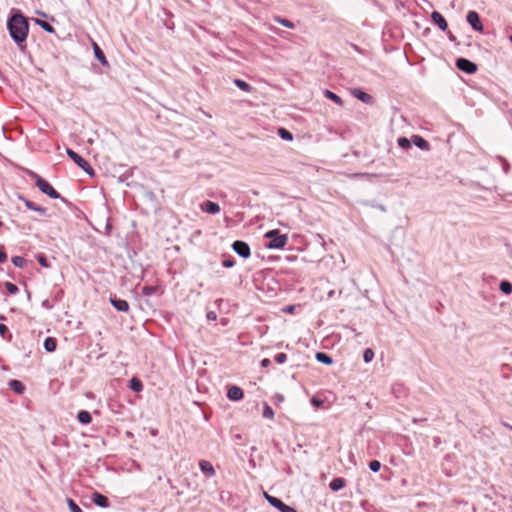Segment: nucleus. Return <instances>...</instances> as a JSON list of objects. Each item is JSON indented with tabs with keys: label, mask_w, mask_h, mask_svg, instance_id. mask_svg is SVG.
Segmentation results:
<instances>
[{
	"label": "nucleus",
	"mask_w": 512,
	"mask_h": 512,
	"mask_svg": "<svg viewBox=\"0 0 512 512\" xmlns=\"http://www.w3.org/2000/svg\"><path fill=\"white\" fill-rule=\"evenodd\" d=\"M7 260V254L4 251L3 247L0 246V263H4Z\"/></svg>",
	"instance_id": "44"
},
{
	"label": "nucleus",
	"mask_w": 512,
	"mask_h": 512,
	"mask_svg": "<svg viewBox=\"0 0 512 512\" xmlns=\"http://www.w3.org/2000/svg\"><path fill=\"white\" fill-rule=\"evenodd\" d=\"M233 82L240 90L244 92H252L254 90V88L248 82L242 79L235 78Z\"/></svg>",
	"instance_id": "25"
},
{
	"label": "nucleus",
	"mask_w": 512,
	"mask_h": 512,
	"mask_svg": "<svg viewBox=\"0 0 512 512\" xmlns=\"http://www.w3.org/2000/svg\"><path fill=\"white\" fill-rule=\"evenodd\" d=\"M235 265V260L232 256H227L222 261V266L225 268H232Z\"/></svg>",
	"instance_id": "39"
},
{
	"label": "nucleus",
	"mask_w": 512,
	"mask_h": 512,
	"mask_svg": "<svg viewBox=\"0 0 512 512\" xmlns=\"http://www.w3.org/2000/svg\"><path fill=\"white\" fill-rule=\"evenodd\" d=\"M264 238L268 239L265 243L267 249H283L288 243L287 234H281L280 230L272 229L264 234Z\"/></svg>",
	"instance_id": "3"
},
{
	"label": "nucleus",
	"mask_w": 512,
	"mask_h": 512,
	"mask_svg": "<svg viewBox=\"0 0 512 512\" xmlns=\"http://www.w3.org/2000/svg\"><path fill=\"white\" fill-rule=\"evenodd\" d=\"M43 346H44V349L47 352H49V353L54 352L56 350V348H57V340H56V338H54V337H47L44 340Z\"/></svg>",
	"instance_id": "23"
},
{
	"label": "nucleus",
	"mask_w": 512,
	"mask_h": 512,
	"mask_svg": "<svg viewBox=\"0 0 512 512\" xmlns=\"http://www.w3.org/2000/svg\"><path fill=\"white\" fill-rule=\"evenodd\" d=\"M324 96L333 101L335 104L339 105V106H343V100L341 99L340 96H338L336 93H334L333 91L331 90H328V89H325L324 92H323Z\"/></svg>",
	"instance_id": "24"
},
{
	"label": "nucleus",
	"mask_w": 512,
	"mask_h": 512,
	"mask_svg": "<svg viewBox=\"0 0 512 512\" xmlns=\"http://www.w3.org/2000/svg\"><path fill=\"white\" fill-rule=\"evenodd\" d=\"M411 141L416 147L423 151L430 150L429 142L420 135H412Z\"/></svg>",
	"instance_id": "15"
},
{
	"label": "nucleus",
	"mask_w": 512,
	"mask_h": 512,
	"mask_svg": "<svg viewBox=\"0 0 512 512\" xmlns=\"http://www.w3.org/2000/svg\"><path fill=\"white\" fill-rule=\"evenodd\" d=\"M37 262L44 268L50 267V262L44 254H38L36 256Z\"/></svg>",
	"instance_id": "35"
},
{
	"label": "nucleus",
	"mask_w": 512,
	"mask_h": 512,
	"mask_svg": "<svg viewBox=\"0 0 512 512\" xmlns=\"http://www.w3.org/2000/svg\"><path fill=\"white\" fill-rule=\"evenodd\" d=\"M276 21L286 28H294V24L288 19L277 17Z\"/></svg>",
	"instance_id": "41"
},
{
	"label": "nucleus",
	"mask_w": 512,
	"mask_h": 512,
	"mask_svg": "<svg viewBox=\"0 0 512 512\" xmlns=\"http://www.w3.org/2000/svg\"><path fill=\"white\" fill-rule=\"evenodd\" d=\"M206 316L209 320H216L217 318V315L214 311H209Z\"/></svg>",
	"instance_id": "47"
},
{
	"label": "nucleus",
	"mask_w": 512,
	"mask_h": 512,
	"mask_svg": "<svg viewBox=\"0 0 512 512\" xmlns=\"http://www.w3.org/2000/svg\"><path fill=\"white\" fill-rule=\"evenodd\" d=\"M35 23L38 26H40L45 32L50 33V34L55 33L54 27L49 22L36 18Z\"/></svg>",
	"instance_id": "27"
},
{
	"label": "nucleus",
	"mask_w": 512,
	"mask_h": 512,
	"mask_svg": "<svg viewBox=\"0 0 512 512\" xmlns=\"http://www.w3.org/2000/svg\"><path fill=\"white\" fill-rule=\"evenodd\" d=\"M109 302L119 312L129 311V303L124 299L118 298L116 295H111L109 298Z\"/></svg>",
	"instance_id": "9"
},
{
	"label": "nucleus",
	"mask_w": 512,
	"mask_h": 512,
	"mask_svg": "<svg viewBox=\"0 0 512 512\" xmlns=\"http://www.w3.org/2000/svg\"><path fill=\"white\" fill-rule=\"evenodd\" d=\"M0 336L4 339L11 340L12 335L9 334L8 327L5 324L0 323Z\"/></svg>",
	"instance_id": "36"
},
{
	"label": "nucleus",
	"mask_w": 512,
	"mask_h": 512,
	"mask_svg": "<svg viewBox=\"0 0 512 512\" xmlns=\"http://www.w3.org/2000/svg\"><path fill=\"white\" fill-rule=\"evenodd\" d=\"M156 287L154 286H149V285H145L143 288H142V294L144 296H152L153 294L156 293Z\"/></svg>",
	"instance_id": "38"
},
{
	"label": "nucleus",
	"mask_w": 512,
	"mask_h": 512,
	"mask_svg": "<svg viewBox=\"0 0 512 512\" xmlns=\"http://www.w3.org/2000/svg\"><path fill=\"white\" fill-rule=\"evenodd\" d=\"M4 286L9 294L15 295L19 292L18 286L12 282H5Z\"/></svg>",
	"instance_id": "32"
},
{
	"label": "nucleus",
	"mask_w": 512,
	"mask_h": 512,
	"mask_svg": "<svg viewBox=\"0 0 512 512\" xmlns=\"http://www.w3.org/2000/svg\"><path fill=\"white\" fill-rule=\"evenodd\" d=\"M345 486H346V480L342 477H336V478L332 479L331 482L329 483V488L334 492L340 491Z\"/></svg>",
	"instance_id": "20"
},
{
	"label": "nucleus",
	"mask_w": 512,
	"mask_h": 512,
	"mask_svg": "<svg viewBox=\"0 0 512 512\" xmlns=\"http://www.w3.org/2000/svg\"><path fill=\"white\" fill-rule=\"evenodd\" d=\"M91 499L93 503L100 508H108L110 505L108 497L99 492H94Z\"/></svg>",
	"instance_id": "12"
},
{
	"label": "nucleus",
	"mask_w": 512,
	"mask_h": 512,
	"mask_svg": "<svg viewBox=\"0 0 512 512\" xmlns=\"http://www.w3.org/2000/svg\"><path fill=\"white\" fill-rule=\"evenodd\" d=\"M260 365H261V367H263V368H267L268 366H270V365H271V361H270V359H268V358H264V359H262V360L260 361Z\"/></svg>",
	"instance_id": "46"
},
{
	"label": "nucleus",
	"mask_w": 512,
	"mask_h": 512,
	"mask_svg": "<svg viewBox=\"0 0 512 512\" xmlns=\"http://www.w3.org/2000/svg\"><path fill=\"white\" fill-rule=\"evenodd\" d=\"M129 388L134 392H141L143 390V383L139 378L133 377L129 381Z\"/></svg>",
	"instance_id": "26"
},
{
	"label": "nucleus",
	"mask_w": 512,
	"mask_h": 512,
	"mask_svg": "<svg viewBox=\"0 0 512 512\" xmlns=\"http://www.w3.org/2000/svg\"><path fill=\"white\" fill-rule=\"evenodd\" d=\"M446 32H447V36H448L449 40L452 42H456V40H457L456 36L451 31L447 30Z\"/></svg>",
	"instance_id": "48"
},
{
	"label": "nucleus",
	"mask_w": 512,
	"mask_h": 512,
	"mask_svg": "<svg viewBox=\"0 0 512 512\" xmlns=\"http://www.w3.org/2000/svg\"><path fill=\"white\" fill-rule=\"evenodd\" d=\"M499 290L505 295H510L512 293V283L508 280H502L499 284Z\"/></svg>",
	"instance_id": "28"
},
{
	"label": "nucleus",
	"mask_w": 512,
	"mask_h": 512,
	"mask_svg": "<svg viewBox=\"0 0 512 512\" xmlns=\"http://www.w3.org/2000/svg\"><path fill=\"white\" fill-rule=\"evenodd\" d=\"M275 398H276L278 401H280V402H281V401H284V396H283V395H281V394H276V395H275Z\"/></svg>",
	"instance_id": "51"
},
{
	"label": "nucleus",
	"mask_w": 512,
	"mask_h": 512,
	"mask_svg": "<svg viewBox=\"0 0 512 512\" xmlns=\"http://www.w3.org/2000/svg\"><path fill=\"white\" fill-rule=\"evenodd\" d=\"M67 505L71 512H83L78 504L71 498H67Z\"/></svg>",
	"instance_id": "37"
},
{
	"label": "nucleus",
	"mask_w": 512,
	"mask_h": 512,
	"mask_svg": "<svg viewBox=\"0 0 512 512\" xmlns=\"http://www.w3.org/2000/svg\"><path fill=\"white\" fill-rule=\"evenodd\" d=\"M509 40H510V41H511V43H512V34L509 36Z\"/></svg>",
	"instance_id": "55"
},
{
	"label": "nucleus",
	"mask_w": 512,
	"mask_h": 512,
	"mask_svg": "<svg viewBox=\"0 0 512 512\" xmlns=\"http://www.w3.org/2000/svg\"><path fill=\"white\" fill-rule=\"evenodd\" d=\"M5 319H6L5 316L0 315V320H5Z\"/></svg>",
	"instance_id": "54"
},
{
	"label": "nucleus",
	"mask_w": 512,
	"mask_h": 512,
	"mask_svg": "<svg viewBox=\"0 0 512 512\" xmlns=\"http://www.w3.org/2000/svg\"><path fill=\"white\" fill-rule=\"evenodd\" d=\"M278 135L283 140H286V141H292L293 140V134L290 131H288L287 129H285V128H279L278 129Z\"/></svg>",
	"instance_id": "30"
},
{
	"label": "nucleus",
	"mask_w": 512,
	"mask_h": 512,
	"mask_svg": "<svg viewBox=\"0 0 512 512\" xmlns=\"http://www.w3.org/2000/svg\"><path fill=\"white\" fill-rule=\"evenodd\" d=\"M66 154L87 175H89L90 177L95 176V171L92 168V166L80 154H78L71 148H66Z\"/></svg>",
	"instance_id": "4"
},
{
	"label": "nucleus",
	"mask_w": 512,
	"mask_h": 512,
	"mask_svg": "<svg viewBox=\"0 0 512 512\" xmlns=\"http://www.w3.org/2000/svg\"><path fill=\"white\" fill-rule=\"evenodd\" d=\"M455 66L460 71L469 75L476 73L478 70V66L475 62L463 57L456 59Z\"/></svg>",
	"instance_id": "6"
},
{
	"label": "nucleus",
	"mask_w": 512,
	"mask_h": 512,
	"mask_svg": "<svg viewBox=\"0 0 512 512\" xmlns=\"http://www.w3.org/2000/svg\"><path fill=\"white\" fill-rule=\"evenodd\" d=\"M264 498L267 502L274 508H276L279 512H297V510L285 504L281 499L264 492Z\"/></svg>",
	"instance_id": "5"
},
{
	"label": "nucleus",
	"mask_w": 512,
	"mask_h": 512,
	"mask_svg": "<svg viewBox=\"0 0 512 512\" xmlns=\"http://www.w3.org/2000/svg\"><path fill=\"white\" fill-rule=\"evenodd\" d=\"M2 271H3V268L0 267V272H2Z\"/></svg>",
	"instance_id": "57"
},
{
	"label": "nucleus",
	"mask_w": 512,
	"mask_h": 512,
	"mask_svg": "<svg viewBox=\"0 0 512 512\" xmlns=\"http://www.w3.org/2000/svg\"><path fill=\"white\" fill-rule=\"evenodd\" d=\"M274 360L278 364H284L287 361V355L285 353H278L275 355Z\"/></svg>",
	"instance_id": "42"
},
{
	"label": "nucleus",
	"mask_w": 512,
	"mask_h": 512,
	"mask_svg": "<svg viewBox=\"0 0 512 512\" xmlns=\"http://www.w3.org/2000/svg\"><path fill=\"white\" fill-rule=\"evenodd\" d=\"M374 351L371 349V348H366L364 351H363V360L365 363H369L373 360L374 358Z\"/></svg>",
	"instance_id": "34"
},
{
	"label": "nucleus",
	"mask_w": 512,
	"mask_h": 512,
	"mask_svg": "<svg viewBox=\"0 0 512 512\" xmlns=\"http://www.w3.org/2000/svg\"><path fill=\"white\" fill-rule=\"evenodd\" d=\"M352 94L363 103L370 104L373 101V97L361 89H354Z\"/></svg>",
	"instance_id": "18"
},
{
	"label": "nucleus",
	"mask_w": 512,
	"mask_h": 512,
	"mask_svg": "<svg viewBox=\"0 0 512 512\" xmlns=\"http://www.w3.org/2000/svg\"><path fill=\"white\" fill-rule=\"evenodd\" d=\"M12 264L17 268H24L27 264V260L22 256H13L11 258Z\"/></svg>",
	"instance_id": "29"
},
{
	"label": "nucleus",
	"mask_w": 512,
	"mask_h": 512,
	"mask_svg": "<svg viewBox=\"0 0 512 512\" xmlns=\"http://www.w3.org/2000/svg\"><path fill=\"white\" fill-rule=\"evenodd\" d=\"M466 21L474 31L481 33L484 31V26L481 22L479 14L476 11H469L466 15Z\"/></svg>",
	"instance_id": "8"
},
{
	"label": "nucleus",
	"mask_w": 512,
	"mask_h": 512,
	"mask_svg": "<svg viewBox=\"0 0 512 512\" xmlns=\"http://www.w3.org/2000/svg\"><path fill=\"white\" fill-rule=\"evenodd\" d=\"M7 30L11 39L22 52L26 50L29 34V21L21 11H14L7 19Z\"/></svg>",
	"instance_id": "1"
},
{
	"label": "nucleus",
	"mask_w": 512,
	"mask_h": 512,
	"mask_svg": "<svg viewBox=\"0 0 512 512\" xmlns=\"http://www.w3.org/2000/svg\"><path fill=\"white\" fill-rule=\"evenodd\" d=\"M18 199L21 200L24 203V205L26 206L27 209L35 211V212H37V213H39L40 215H43V216L46 215V212H47L46 208L38 206L37 204H35L34 202L26 199L22 195H19Z\"/></svg>",
	"instance_id": "11"
},
{
	"label": "nucleus",
	"mask_w": 512,
	"mask_h": 512,
	"mask_svg": "<svg viewBox=\"0 0 512 512\" xmlns=\"http://www.w3.org/2000/svg\"><path fill=\"white\" fill-rule=\"evenodd\" d=\"M412 141L408 139L407 137H399L397 139V144L402 149H408L411 147Z\"/></svg>",
	"instance_id": "31"
},
{
	"label": "nucleus",
	"mask_w": 512,
	"mask_h": 512,
	"mask_svg": "<svg viewBox=\"0 0 512 512\" xmlns=\"http://www.w3.org/2000/svg\"><path fill=\"white\" fill-rule=\"evenodd\" d=\"M500 159L503 161V170L507 174L510 170V164L502 157Z\"/></svg>",
	"instance_id": "45"
},
{
	"label": "nucleus",
	"mask_w": 512,
	"mask_h": 512,
	"mask_svg": "<svg viewBox=\"0 0 512 512\" xmlns=\"http://www.w3.org/2000/svg\"><path fill=\"white\" fill-rule=\"evenodd\" d=\"M315 359L321 363V364H324V365H327V366H330L334 363V360L333 358L328 354V353H325V352H317L315 354Z\"/></svg>",
	"instance_id": "21"
},
{
	"label": "nucleus",
	"mask_w": 512,
	"mask_h": 512,
	"mask_svg": "<svg viewBox=\"0 0 512 512\" xmlns=\"http://www.w3.org/2000/svg\"><path fill=\"white\" fill-rule=\"evenodd\" d=\"M232 250L240 257L247 259L251 255V249L247 242L236 240L231 245Z\"/></svg>",
	"instance_id": "7"
},
{
	"label": "nucleus",
	"mask_w": 512,
	"mask_h": 512,
	"mask_svg": "<svg viewBox=\"0 0 512 512\" xmlns=\"http://www.w3.org/2000/svg\"><path fill=\"white\" fill-rule=\"evenodd\" d=\"M311 404L314 406V407H320L322 404H323V400L319 399V398H316V397H313L311 399Z\"/></svg>",
	"instance_id": "43"
},
{
	"label": "nucleus",
	"mask_w": 512,
	"mask_h": 512,
	"mask_svg": "<svg viewBox=\"0 0 512 512\" xmlns=\"http://www.w3.org/2000/svg\"><path fill=\"white\" fill-rule=\"evenodd\" d=\"M2 226H3V222L0 220V227H2Z\"/></svg>",
	"instance_id": "56"
},
{
	"label": "nucleus",
	"mask_w": 512,
	"mask_h": 512,
	"mask_svg": "<svg viewBox=\"0 0 512 512\" xmlns=\"http://www.w3.org/2000/svg\"><path fill=\"white\" fill-rule=\"evenodd\" d=\"M93 52L95 58L103 65V66H109V63L106 59V56L103 52V50L100 48V46L93 42Z\"/></svg>",
	"instance_id": "16"
},
{
	"label": "nucleus",
	"mask_w": 512,
	"mask_h": 512,
	"mask_svg": "<svg viewBox=\"0 0 512 512\" xmlns=\"http://www.w3.org/2000/svg\"><path fill=\"white\" fill-rule=\"evenodd\" d=\"M77 420L83 425H88L92 422V416L90 412L86 410H80L77 414Z\"/></svg>",
	"instance_id": "22"
},
{
	"label": "nucleus",
	"mask_w": 512,
	"mask_h": 512,
	"mask_svg": "<svg viewBox=\"0 0 512 512\" xmlns=\"http://www.w3.org/2000/svg\"><path fill=\"white\" fill-rule=\"evenodd\" d=\"M423 421H426V418H413L412 419L413 423H419V422H423Z\"/></svg>",
	"instance_id": "50"
},
{
	"label": "nucleus",
	"mask_w": 512,
	"mask_h": 512,
	"mask_svg": "<svg viewBox=\"0 0 512 512\" xmlns=\"http://www.w3.org/2000/svg\"><path fill=\"white\" fill-rule=\"evenodd\" d=\"M431 21L434 25H436L441 31L446 32L448 30V23L444 16L438 12L433 11L431 13Z\"/></svg>",
	"instance_id": "10"
},
{
	"label": "nucleus",
	"mask_w": 512,
	"mask_h": 512,
	"mask_svg": "<svg viewBox=\"0 0 512 512\" xmlns=\"http://www.w3.org/2000/svg\"><path fill=\"white\" fill-rule=\"evenodd\" d=\"M227 397L231 401H240L244 397V391L238 386H230L227 391Z\"/></svg>",
	"instance_id": "13"
},
{
	"label": "nucleus",
	"mask_w": 512,
	"mask_h": 512,
	"mask_svg": "<svg viewBox=\"0 0 512 512\" xmlns=\"http://www.w3.org/2000/svg\"><path fill=\"white\" fill-rule=\"evenodd\" d=\"M199 468L201 472L205 474L207 477H212L215 475V469L209 461L201 460L199 462Z\"/></svg>",
	"instance_id": "17"
},
{
	"label": "nucleus",
	"mask_w": 512,
	"mask_h": 512,
	"mask_svg": "<svg viewBox=\"0 0 512 512\" xmlns=\"http://www.w3.org/2000/svg\"><path fill=\"white\" fill-rule=\"evenodd\" d=\"M369 469L372 472H378L381 469V463L378 460H372L369 462Z\"/></svg>",
	"instance_id": "40"
},
{
	"label": "nucleus",
	"mask_w": 512,
	"mask_h": 512,
	"mask_svg": "<svg viewBox=\"0 0 512 512\" xmlns=\"http://www.w3.org/2000/svg\"><path fill=\"white\" fill-rule=\"evenodd\" d=\"M30 177H32L33 179H35V185L37 186V188L45 195H47L49 198L51 199H60L63 203H65L66 205L68 206H71V202L69 200H67L66 198L62 197L60 195V193H58L53 187L52 185L47 181L45 180L44 178H42L40 175H38L37 173L35 172H30Z\"/></svg>",
	"instance_id": "2"
},
{
	"label": "nucleus",
	"mask_w": 512,
	"mask_h": 512,
	"mask_svg": "<svg viewBox=\"0 0 512 512\" xmlns=\"http://www.w3.org/2000/svg\"><path fill=\"white\" fill-rule=\"evenodd\" d=\"M262 415L267 419H273L274 417V411L267 403H264Z\"/></svg>",
	"instance_id": "33"
},
{
	"label": "nucleus",
	"mask_w": 512,
	"mask_h": 512,
	"mask_svg": "<svg viewBox=\"0 0 512 512\" xmlns=\"http://www.w3.org/2000/svg\"><path fill=\"white\" fill-rule=\"evenodd\" d=\"M201 208L203 211L211 215L217 214L220 211L219 204L210 200L204 201Z\"/></svg>",
	"instance_id": "14"
},
{
	"label": "nucleus",
	"mask_w": 512,
	"mask_h": 512,
	"mask_svg": "<svg viewBox=\"0 0 512 512\" xmlns=\"http://www.w3.org/2000/svg\"><path fill=\"white\" fill-rule=\"evenodd\" d=\"M26 293H27V294H26V297L30 298V297H31V293H30V291H28V290H27V291H26Z\"/></svg>",
	"instance_id": "53"
},
{
	"label": "nucleus",
	"mask_w": 512,
	"mask_h": 512,
	"mask_svg": "<svg viewBox=\"0 0 512 512\" xmlns=\"http://www.w3.org/2000/svg\"><path fill=\"white\" fill-rule=\"evenodd\" d=\"M42 306L46 309L52 308V305L50 304L49 300H47V299L42 302Z\"/></svg>",
	"instance_id": "49"
},
{
	"label": "nucleus",
	"mask_w": 512,
	"mask_h": 512,
	"mask_svg": "<svg viewBox=\"0 0 512 512\" xmlns=\"http://www.w3.org/2000/svg\"><path fill=\"white\" fill-rule=\"evenodd\" d=\"M434 441H435V443H440V439H439V437H435V438H434Z\"/></svg>",
	"instance_id": "52"
},
{
	"label": "nucleus",
	"mask_w": 512,
	"mask_h": 512,
	"mask_svg": "<svg viewBox=\"0 0 512 512\" xmlns=\"http://www.w3.org/2000/svg\"><path fill=\"white\" fill-rule=\"evenodd\" d=\"M8 386L18 395L23 394L25 391V385L20 380L11 379L8 383Z\"/></svg>",
	"instance_id": "19"
}]
</instances>
